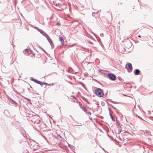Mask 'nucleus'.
Masks as SVG:
<instances>
[{
	"instance_id": "obj_1",
	"label": "nucleus",
	"mask_w": 153,
	"mask_h": 153,
	"mask_svg": "<svg viewBox=\"0 0 153 153\" xmlns=\"http://www.w3.org/2000/svg\"><path fill=\"white\" fill-rule=\"evenodd\" d=\"M95 93L99 97H102L103 95V93L102 90L100 88H97L95 90Z\"/></svg>"
},
{
	"instance_id": "obj_5",
	"label": "nucleus",
	"mask_w": 153,
	"mask_h": 153,
	"mask_svg": "<svg viewBox=\"0 0 153 153\" xmlns=\"http://www.w3.org/2000/svg\"><path fill=\"white\" fill-rule=\"evenodd\" d=\"M30 78H31L30 80L34 81V82H35L38 84H40L41 82L40 81H38V80H37V79H35L33 78H32V77H31Z\"/></svg>"
},
{
	"instance_id": "obj_15",
	"label": "nucleus",
	"mask_w": 153,
	"mask_h": 153,
	"mask_svg": "<svg viewBox=\"0 0 153 153\" xmlns=\"http://www.w3.org/2000/svg\"><path fill=\"white\" fill-rule=\"evenodd\" d=\"M34 28L36 29L37 30H38L39 31V28L37 27H34Z\"/></svg>"
},
{
	"instance_id": "obj_9",
	"label": "nucleus",
	"mask_w": 153,
	"mask_h": 153,
	"mask_svg": "<svg viewBox=\"0 0 153 153\" xmlns=\"http://www.w3.org/2000/svg\"><path fill=\"white\" fill-rule=\"evenodd\" d=\"M109 114H110V115L111 117V119H112V120L113 121H114L115 120V119L113 117L112 115L111 114V113H109Z\"/></svg>"
},
{
	"instance_id": "obj_13",
	"label": "nucleus",
	"mask_w": 153,
	"mask_h": 153,
	"mask_svg": "<svg viewBox=\"0 0 153 153\" xmlns=\"http://www.w3.org/2000/svg\"><path fill=\"white\" fill-rule=\"evenodd\" d=\"M43 84L46 85H49V84L46 82H43Z\"/></svg>"
},
{
	"instance_id": "obj_3",
	"label": "nucleus",
	"mask_w": 153,
	"mask_h": 153,
	"mask_svg": "<svg viewBox=\"0 0 153 153\" xmlns=\"http://www.w3.org/2000/svg\"><path fill=\"white\" fill-rule=\"evenodd\" d=\"M39 31L45 37L47 38L48 36L46 33L42 30L39 29Z\"/></svg>"
},
{
	"instance_id": "obj_8",
	"label": "nucleus",
	"mask_w": 153,
	"mask_h": 153,
	"mask_svg": "<svg viewBox=\"0 0 153 153\" xmlns=\"http://www.w3.org/2000/svg\"><path fill=\"white\" fill-rule=\"evenodd\" d=\"M59 40L61 42V44L63 45L64 44V40L61 37H59Z\"/></svg>"
},
{
	"instance_id": "obj_7",
	"label": "nucleus",
	"mask_w": 153,
	"mask_h": 153,
	"mask_svg": "<svg viewBox=\"0 0 153 153\" xmlns=\"http://www.w3.org/2000/svg\"><path fill=\"white\" fill-rule=\"evenodd\" d=\"M134 73L136 75H138L140 73V71L138 69H136L134 71Z\"/></svg>"
},
{
	"instance_id": "obj_19",
	"label": "nucleus",
	"mask_w": 153,
	"mask_h": 153,
	"mask_svg": "<svg viewBox=\"0 0 153 153\" xmlns=\"http://www.w3.org/2000/svg\"><path fill=\"white\" fill-rule=\"evenodd\" d=\"M103 149V150L104 151H105V150H104V149Z\"/></svg>"
},
{
	"instance_id": "obj_11",
	"label": "nucleus",
	"mask_w": 153,
	"mask_h": 153,
	"mask_svg": "<svg viewBox=\"0 0 153 153\" xmlns=\"http://www.w3.org/2000/svg\"><path fill=\"white\" fill-rule=\"evenodd\" d=\"M86 114H88L89 115H91V112H90V111H88V112H87V113Z\"/></svg>"
},
{
	"instance_id": "obj_16",
	"label": "nucleus",
	"mask_w": 153,
	"mask_h": 153,
	"mask_svg": "<svg viewBox=\"0 0 153 153\" xmlns=\"http://www.w3.org/2000/svg\"><path fill=\"white\" fill-rule=\"evenodd\" d=\"M138 37H139V38H140V35H139V36H138Z\"/></svg>"
},
{
	"instance_id": "obj_12",
	"label": "nucleus",
	"mask_w": 153,
	"mask_h": 153,
	"mask_svg": "<svg viewBox=\"0 0 153 153\" xmlns=\"http://www.w3.org/2000/svg\"><path fill=\"white\" fill-rule=\"evenodd\" d=\"M100 36L101 37H103L104 36V35L103 33H101L100 34Z\"/></svg>"
},
{
	"instance_id": "obj_6",
	"label": "nucleus",
	"mask_w": 153,
	"mask_h": 153,
	"mask_svg": "<svg viewBox=\"0 0 153 153\" xmlns=\"http://www.w3.org/2000/svg\"><path fill=\"white\" fill-rule=\"evenodd\" d=\"M48 42H49L50 44L51 45L52 47H53V43L52 42V41L51 39L48 36L46 38Z\"/></svg>"
},
{
	"instance_id": "obj_17",
	"label": "nucleus",
	"mask_w": 153,
	"mask_h": 153,
	"mask_svg": "<svg viewBox=\"0 0 153 153\" xmlns=\"http://www.w3.org/2000/svg\"><path fill=\"white\" fill-rule=\"evenodd\" d=\"M94 13H92V14H94Z\"/></svg>"
},
{
	"instance_id": "obj_18",
	"label": "nucleus",
	"mask_w": 153,
	"mask_h": 153,
	"mask_svg": "<svg viewBox=\"0 0 153 153\" xmlns=\"http://www.w3.org/2000/svg\"><path fill=\"white\" fill-rule=\"evenodd\" d=\"M59 23H57V25H59Z\"/></svg>"
},
{
	"instance_id": "obj_14",
	"label": "nucleus",
	"mask_w": 153,
	"mask_h": 153,
	"mask_svg": "<svg viewBox=\"0 0 153 153\" xmlns=\"http://www.w3.org/2000/svg\"><path fill=\"white\" fill-rule=\"evenodd\" d=\"M44 84H43V82H41V83H40V84L41 86H42V85H43Z\"/></svg>"
},
{
	"instance_id": "obj_4",
	"label": "nucleus",
	"mask_w": 153,
	"mask_h": 153,
	"mask_svg": "<svg viewBox=\"0 0 153 153\" xmlns=\"http://www.w3.org/2000/svg\"><path fill=\"white\" fill-rule=\"evenodd\" d=\"M128 69H127L128 71L129 72H131L132 69V65L130 63H129L128 64Z\"/></svg>"
},
{
	"instance_id": "obj_10",
	"label": "nucleus",
	"mask_w": 153,
	"mask_h": 153,
	"mask_svg": "<svg viewBox=\"0 0 153 153\" xmlns=\"http://www.w3.org/2000/svg\"><path fill=\"white\" fill-rule=\"evenodd\" d=\"M82 110L84 111L86 113H87V109L85 107H83L82 108Z\"/></svg>"
},
{
	"instance_id": "obj_2",
	"label": "nucleus",
	"mask_w": 153,
	"mask_h": 153,
	"mask_svg": "<svg viewBox=\"0 0 153 153\" xmlns=\"http://www.w3.org/2000/svg\"><path fill=\"white\" fill-rule=\"evenodd\" d=\"M108 77L110 79L112 80H114L116 79V76L114 74H109L108 75Z\"/></svg>"
}]
</instances>
